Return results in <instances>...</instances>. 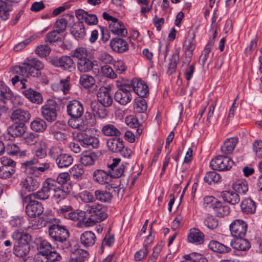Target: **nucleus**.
Masks as SVG:
<instances>
[{
  "instance_id": "a19ab883",
  "label": "nucleus",
  "mask_w": 262,
  "mask_h": 262,
  "mask_svg": "<svg viewBox=\"0 0 262 262\" xmlns=\"http://www.w3.org/2000/svg\"><path fill=\"white\" fill-rule=\"evenodd\" d=\"M237 143V139L231 138L227 139L221 147L222 152L225 155L229 154L232 152Z\"/></svg>"
},
{
  "instance_id": "7ed1b4c3",
  "label": "nucleus",
  "mask_w": 262,
  "mask_h": 262,
  "mask_svg": "<svg viewBox=\"0 0 262 262\" xmlns=\"http://www.w3.org/2000/svg\"><path fill=\"white\" fill-rule=\"evenodd\" d=\"M12 237L14 242V254L19 257L27 255L30 250V235L23 231L16 230L13 233Z\"/></svg>"
},
{
  "instance_id": "79ce46f5",
  "label": "nucleus",
  "mask_w": 262,
  "mask_h": 262,
  "mask_svg": "<svg viewBox=\"0 0 262 262\" xmlns=\"http://www.w3.org/2000/svg\"><path fill=\"white\" fill-rule=\"evenodd\" d=\"M213 210L216 215L220 217L228 215L230 213V208L229 206L224 205L219 201L216 205L214 206V208Z\"/></svg>"
},
{
  "instance_id": "4468645a",
  "label": "nucleus",
  "mask_w": 262,
  "mask_h": 262,
  "mask_svg": "<svg viewBox=\"0 0 262 262\" xmlns=\"http://www.w3.org/2000/svg\"><path fill=\"white\" fill-rule=\"evenodd\" d=\"M231 234L236 237H244L247 230V224L243 220L237 219L230 225Z\"/></svg>"
},
{
  "instance_id": "423d86ee",
  "label": "nucleus",
  "mask_w": 262,
  "mask_h": 262,
  "mask_svg": "<svg viewBox=\"0 0 262 262\" xmlns=\"http://www.w3.org/2000/svg\"><path fill=\"white\" fill-rule=\"evenodd\" d=\"M60 106L54 99H49L41 107L43 118L48 122H53L57 118V113Z\"/></svg>"
},
{
  "instance_id": "39448f33",
  "label": "nucleus",
  "mask_w": 262,
  "mask_h": 262,
  "mask_svg": "<svg viewBox=\"0 0 262 262\" xmlns=\"http://www.w3.org/2000/svg\"><path fill=\"white\" fill-rule=\"evenodd\" d=\"M23 203L27 204L26 206V213L30 217H35L37 216H39L43 211L42 204L34 200L32 193L24 197Z\"/></svg>"
},
{
  "instance_id": "a878e982",
  "label": "nucleus",
  "mask_w": 262,
  "mask_h": 262,
  "mask_svg": "<svg viewBox=\"0 0 262 262\" xmlns=\"http://www.w3.org/2000/svg\"><path fill=\"white\" fill-rule=\"evenodd\" d=\"M71 32L76 39H83L86 34L83 22L80 21L74 23L71 29Z\"/></svg>"
},
{
  "instance_id": "c85d7f7f",
  "label": "nucleus",
  "mask_w": 262,
  "mask_h": 262,
  "mask_svg": "<svg viewBox=\"0 0 262 262\" xmlns=\"http://www.w3.org/2000/svg\"><path fill=\"white\" fill-rule=\"evenodd\" d=\"M107 146L110 150L119 152L124 147L123 141L120 138H112L107 141Z\"/></svg>"
},
{
  "instance_id": "603ef678",
  "label": "nucleus",
  "mask_w": 262,
  "mask_h": 262,
  "mask_svg": "<svg viewBox=\"0 0 262 262\" xmlns=\"http://www.w3.org/2000/svg\"><path fill=\"white\" fill-rule=\"evenodd\" d=\"M68 195V193L67 192L57 186L53 193V198L57 203H59L62 201L66 200Z\"/></svg>"
},
{
  "instance_id": "6ab92c4d",
  "label": "nucleus",
  "mask_w": 262,
  "mask_h": 262,
  "mask_svg": "<svg viewBox=\"0 0 262 262\" xmlns=\"http://www.w3.org/2000/svg\"><path fill=\"white\" fill-rule=\"evenodd\" d=\"M97 96L98 102L108 107L112 105L113 100L110 89L106 87L100 88L97 92Z\"/></svg>"
},
{
  "instance_id": "b1692460",
  "label": "nucleus",
  "mask_w": 262,
  "mask_h": 262,
  "mask_svg": "<svg viewBox=\"0 0 262 262\" xmlns=\"http://www.w3.org/2000/svg\"><path fill=\"white\" fill-rule=\"evenodd\" d=\"M23 94L26 98L32 103L39 104L43 102L41 94L31 88L25 90L23 91Z\"/></svg>"
},
{
  "instance_id": "0e129e2a",
  "label": "nucleus",
  "mask_w": 262,
  "mask_h": 262,
  "mask_svg": "<svg viewBox=\"0 0 262 262\" xmlns=\"http://www.w3.org/2000/svg\"><path fill=\"white\" fill-rule=\"evenodd\" d=\"M204 223L209 229L213 230L219 225L218 220L213 216L207 217L204 221Z\"/></svg>"
},
{
  "instance_id": "c03bdc74",
  "label": "nucleus",
  "mask_w": 262,
  "mask_h": 262,
  "mask_svg": "<svg viewBox=\"0 0 262 262\" xmlns=\"http://www.w3.org/2000/svg\"><path fill=\"white\" fill-rule=\"evenodd\" d=\"M47 143L43 141H40L35 149V155L36 157L42 159L47 156Z\"/></svg>"
},
{
  "instance_id": "8fccbe9b",
  "label": "nucleus",
  "mask_w": 262,
  "mask_h": 262,
  "mask_svg": "<svg viewBox=\"0 0 262 262\" xmlns=\"http://www.w3.org/2000/svg\"><path fill=\"white\" fill-rule=\"evenodd\" d=\"M15 169L13 167H9L7 166L0 167V178L7 179L11 178L15 173Z\"/></svg>"
},
{
  "instance_id": "de8ad7c7",
  "label": "nucleus",
  "mask_w": 262,
  "mask_h": 262,
  "mask_svg": "<svg viewBox=\"0 0 262 262\" xmlns=\"http://www.w3.org/2000/svg\"><path fill=\"white\" fill-rule=\"evenodd\" d=\"M95 83L94 77L88 74H83L80 77L79 83L85 89L92 86Z\"/></svg>"
},
{
  "instance_id": "2eb2a0df",
  "label": "nucleus",
  "mask_w": 262,
  "mask_h": 262,
  "mask_svg": "<svg viewBox=\"0 0 262 262\" xmlns=\"http://www.w3.org/2000/svg\"><path fill=\"white\" fill-rule=\"evenodd\" d=\"M229 236H226L223 239L225 244H229L233 249L238 251H246L250 247V243L243 237H237L236 239L228 240Z\"/></svg>"
},
{
  "instance_id": "bf43d9fd",
  "label": "nucleus",
  "mask_w": 262,
  "mask_h": 262,
  "mask_svg": "<svg viewBox=\"0 0 262 262\" xmlns=\"http://www.w3.org/2000/svg\"><path fill=\"white\" fill-rule=\"evenodd\" d=\"M59 32L56 30L48 33L46 36V42H49L51 43L59 41H61L62 37L59 35Z\"/></svg>"
},
{
  "instance_id": "473e14b6",
  "label": "nucleus",
  "mask_w": 262,
  "mask_h": 262,
  "mask_svg": "<svg viewBox=\"0 0 262 262\" xmlns=\"http://www.w3.org/2000/svg\"><path fill=\"white\" fill-rule=\"evenodd\" d=\"M204 234L199 229L193 228L191 229L188 235V240L192 243L200 245L203 243Z\"/></svg>"
},
{
  "instance_id": "13d9d810",
  "label": "nucleus",
  "mask_w": 262,
  "mask_h": 262,
  "mask_svg": "<svg viewBox=\"0 0 262 262\" xmlns=\"http://www.w3.org/2000/svg\"><path fill=\"white\" fill-rule=\"evenodd\" d=\"M220 179V174L215 171L208 172L204 178V181L209 184L216 183Z\"/></svg>"
},
{
  "instance_id": "5701e85b",
  "label": "nucleus",
  "mask_w": 262,
  "mask_h": 262,
  "mask_svg": "<svg viewBox=\"0 0 262 262\" xmlns=\"http://www.w3.org/2000/svg\"><path fill=\"white\" fill-rule=\"evenodd\" d=\"M109 28L111 32L118 36L125 37L127 34V31L123 23L116 18L115 20L110 24Z\"/></svg>"
},
{
  "instance_id": "5fc2aeb1",
  "label": "nucleus",
  "mask_w": 262,
  "mask_h": 262,
  "mask_svg": "<svg viewBox=\"0 0 262 262\" xmlns=\"http://www.w3.org/2000/svg\"><path fill=\"white\" fill-rule=\"evenodd\" d=\"M38 248L39 250V253L45 255L54 249V247L52 246L51 244L45 239L40 241Z\"/></svg>"
},
{
  "instance_id": "4d7b16f0",
  "label": "nucleus",
  "mask_w": 262,
  "mask_h": 262,
  "mask_svg": "<svg viewBox=\"0 0 262 262\" xmlns=\"http://www.w3.org/2000/svg\"><path fill=\"white\" fill-rule=\"evenodd\" d=\"M184 258L185 259H191L194 262H208V260L203 255L195 252L185 255Z\"/></svg>"
},
{
  "instance_id": "393cba45",
  "label": "nucleus",
  "mask_w": 262,
  "mask_h": 262,
  "mask_svg": "<svg viewBox=\"0 0 262 262\" xmlns=\"http://www.w3.org/2000/svg\"><path fill=\"white\" fill-rule=\"evenodd\" d=\"M229 244L221 243L216 241H211L208 244V247L212 251L219 253H227L231 251Z\"/></svg>"
},
{
  "instance_id": "680f3d73",
  "label": "nucleus",
  "mask_w": 262,
  "mask_h": 262,
  "mask_svg": "<svg viewBox=\"0 0 262 262\" xmlns=\"http://www.w3.org/2000/svg\"><path fill=\"white\" fill-rule=\"evenodd\" d=\"M125 169V166L121 165L118 167L112 168L108 171L110 177L113 178H118L122 176Z\"/></svg>"
},
{
  "instance_id": "7c9ffc66",
  "label": "nucleus",
  "mask_w": 262,
  "mask_h": 262,
  "mask_svg": "<svg viewBox=\"0 0 262 262\" xmlns=\"http://www.w3.org/2000/svg\"><path fill=\"white\" fill-rule=\"evenodd\" d=\"M221 196L225 202L232 205L237 204L240 201L239 194L233 190L223 191Z\"/></svg>"
},
{
  "instance_id": "2f4dec72",
  "label": "nucleus",
  "mask_w": 262,
  "mask_h": 262,
  "mask_svg": "<svg viewBox=\"0 0 262 262\" xmlns=\"http://www.w3.org/2000/svg\"><path fill=\"white\" fill-rule=\"evenodd\" d=\"M96 240L95 234L91 231H85L80 236V242L85 247H89L94 245Z\"/></svg>"
},
{
  "instance_id": "338daca9",
  "label": "nucleus",
  "mask_w": 262,
  "mask_h": 262,
  "mask_svg": "<svg viewBox=\"0 0 262 262\" xmlns=\"http://www.w3.org/2000/svg\"><path fill=\"white\" fill-rule=\"evenodd\" d=\"M51 51L50 48L47 45H40L35 50V53L39 56L45 57L49 55Z\"/></svg>"
},
{
  "instance_id": "0eeeda50",
  "label": "nucleus",
  "mask_w": 262,
  "mask_h": 262,
  "mask_svg": "<svg viewBox=\"0 0 262 262\" xmlns=\"http://www.w3.org/2000/svg\"><path fill=\"white\" fill-rule=\"evenodd\" d=\"M57 187L56 182L52 179H47L43 183L41 189L36 192L32 193L34 199L45 200L49 199L54 193Z\"/></svg>"
},
{
  "instance_id": "4c0bfd02",
  "label": "nucleus",
  "mask_w": 262,
  "mask_h": 262,
  "mask_svg": "<svg viewBox=\"0 0 262 262\" xmlns=\"http://www.w3.org/2000/svg\"><path fill=\"white\" fill-rule=\"evenodd\" d=\"M30 127L36 132L43 133L46 129L47 124L42 119L36 118L31 122Z\"/></svg>"
},
{
  "instance_id": "1a4fd4ad",
  "label": "nucleus",
  "mask_w": 262,
  "mask_h": 262,
  "mask_svg": "<svg viewBox=\"0 0 262 262\" xmlns=\"http://www.w3.org/2000/svg\"><path fill=\"white\" fill-rule=\"evenodd\" d=\"M233 163V161L228 157L218 156L210 161V166L213 170L225 171L229 170Z\"/></svg>"
},
{
  "instance_id": "f03ea898",
  "label": "nucleus",
  "mask_w": 262,
  "mask_h": 262,
  "mask_svg": "<svg viewBox=\"0 0 262 262\" xmlns=\"http://www.w3.org/2000/svg\"><path fill=\"white\" fill-rule=\"evenodd\" d=\"M106 208L102 204L95 203L84 207V224L86 226L94 225L104 220L107 216Z\"/></svg>"
},
{
  "instance_id": "f704fd0d",
  "label": "nucleus",
  "mask_w": 262,
  "mask_h": 262,
  "mask_svg": "<svg viewBox=\"0 0 262 262\" xmlns=\"http://www.w3.org/2000/svg\"><path fill=\"white\" fill-rule=\"evenodd\" d=\"M242 210L247 214L254 213L256 210L255 203L251 199H244L241 204Z\"/></svg>"
},
{
  "instance_id": "cd10ccee",
  "label": "nucleus",
  "mask_w": 262,
  "mask_h": 262,
  "mask_svg": "<svg viewBox=\"0 0 262 262\" xmlns=\"http://www.w3.org/2000/svg\"><path fill=\"white\" fill-rule=\"evenodd\" d=\"M106 107L107 106L97 101L92 102L91 104V107L95 116L100 118H104L107 115Z\"/></svg>"
},
{
  "instance_id": "69168bd1",
  "label": "nucleus",
  "mask_w": 262,
  "mask_h": 262,
  "mask_svg": "<svg viewBox=\"0 0 262 262\" xmlns=\"http://www.w3.org/2000/svg\"><path fill=\"white\" fill-rule=\"evenodd\" d=\"M63 149L62 148L59 146H54L52 147L48 152L49 156L52 159L55 160L56 162V160L61 156L62 154Z\"/></svg>"
},
{
  "instance_id": "c9c22d12",
  "label": "nucleus",
  "mask_w": 262,
  "mask_h": 262,
  "mask_svg": "<svg viewBox=\"0 0 262 262\" xmlns=\"http://www.w3.org/2000/svg\"><path fill=\"white\" fill-rule=\"evenodd\" d=\"M95 199L103 203L110 202L113 198L112 193L106 190L97 189L94 192Z\"/></svg>"
},
{
  "instance_id": "ea45409f",
  "label": "nucleus",
  "mask_w": 262,
  "mask_h": 262,
  "mask_svg": "<svg viewBox=\"0 0 262 262\" xmlns=\"http://www.w3.org/2000/svg\"><path fill=\"white\" fill-rule=\"evenodd\" d=\"M73 162L72 156L66 154H62L57 160L56 163L59 168H66L72 165Z\"/></svg>"
},
{
  "instance_id": "9d476101",
  "label": "nucleus",
  "mask_w": 262,
  "mask_h": 262,
  "mask_svg": "<svg viewBox=\"0 0 262 262\" xmlns=\"http://www.w3.org/2000/svg\"><path fill=\"white\" fill-rule=\"evenodd\" d=\"M26 170L33 174L39 171L43 172L50 169V164L49 162L41 163L37 158H33L29 161H27L24 163Z\"/></svg>"
},
{
  "instance_id": "e433bc0d",
  "label": "nucleus",
  "mask_w": 262,
  "mask_h": 262,
  "mask_svg": "<svg viewBox=\"0 0 262 262\" xmlns=\"http://www.w3.org/2000/svg\"><path fill=\"white\" fill-rule=\"evenodd\" d=\"M11 96L12 92L3 81H0V103L7 105V101Z\"/></svg>"
},
{
  "instance_id": "9b49d317",
  "label": "nucleus",
  "mask_w": 262,
  "mask_h": 262,
  "mask_svg": "<svg viewBox=\"0 0 262 262\" xmlns=\"http://www.w3.org/2000/svg\"><path fill=\"white\" fill-rule=\"evenodd\" d=\"M67 111L71 119L78 120L84 113L83 104L76 100L70 101L67 106Z\"/></svg>"
},
{
  "instance_id": "864d4df0",
  "label": "nucleus",
  "mask_w": 262,
  "mask_h": 262,
  "mask_svg": "<svg viewBox=\"0 0 262 262\" xmlns=\"http://www.w3.org/2000/svg\"><path fill=\"white\" fill-rule=\"evenodd\" d=\"M147 108L146 101L143 98H140L139 100H137L134 105V109L136 113H144L146 111Z\"/></svg>"
},
{
  "instance_id": "052dcab7",
  "label": "nucleus",
  "mask_w": 262,
  "mask_h": 262,
  "mask_svg": "<svg viewBox=\"0 0 262 262\" xmlns=\"http://www.w3.org/2000/svg\"><path fill=\"white\" fill-rule=\"evenodd\" d=\"M78 196L80 200L85 203H93L95 201L93 195L87 190L81 192L79 193Z\"/></svg>"
},
{
  "instance_id": "f257e3e1",
  "label": "nucleus",
  "mask_w": 262,
  "mask_h": 262,
  "mask_svg": "<svg viewBox=\"0 0 262 262\" xmlns=\"http://www.w3.org/2000/svg\"><path fill=\"white\" fill-rule=\"evenodd\" d=\"M48 234L51 239L56 243L58 248L63 250L70 248L71 244L68 241L69 231L66 226L60 224L59 220H56L55 223L50 225Z\"/></svg>"
},
{
  "instance_id": "20e7f679",
  "label": "nucleus",
  "mask_w": 262,
  "mask_h": 262,
  "mask_svg": "<svg viewBox=\"0 0 262 262\" xmlns=\"http://www.w3.org/2000/svg\"><path fill=\"white\" fill-rule=\"evenodd\" d=\"M44 67L43 63L36 58L27 59L22 66L16 67L17 73L26 77H39L41 75L40 70Z\"/></svg>"
},
{
  "instance_id": "774afa93",
  "label": "nucleus",
  "mask_w": 262,
  "mask_h": 262,
  "mask_svg": "<svg viewBox=\"0 0 262 262\" xmlns=\"http://www.w3.org/2000/svg\"><path fill=\"white\" fill-rule=\"evenodd\" d=\"M102 74L108 78L114 79L116 78L117 75L113 69L108 65H105L101 67Z\"/></svg>"
},
{
  "instance_id": "c756f323",
  "label": "nucleus",
  "mask_w": 262,
  "mask_h": 262,
  "mask_svg": "<svg viewBox=\"0 0 262 262\" xmlns=\"http://www.w3.org/2000/svg\"><path fill=\"white\" fill-rule=\"evenodd\" d=\"M26 127L23 124H13L7 128L8 134L12 137H20L26 132Z\"/></svg>"
},
{
  "instance_id": "aec40b11",
  "label": "nucleus",
  "mask_w": 262,
  "mask_h": 262,
  "mask_svg": "<svg viewBox=\"0 0 262 262\" xmlns=\"http://www.w3.org/2000/svg\"><path fill=\"white\" fill-rule=\"evenodd\" d=\"M75 16L79 20H84L88 25H95L98 23V18L96 15L89 14L82 9L77 10Z\"/></svg>"
},
{
  "instance_id": "6e6552de",
  "label": "nucleus",
  "mask_w": 262,
  "mask_h": 262,
  "mask_svg": "<svg viewBox=\"0 0 262 262\" xmlns=\"http://www.w3.org/2000/svg\"><path fill=\"white\" fill-rule=\"evenodd\" d=\"M95 117L94 114L86 112L80 122H79V120L70 119L68 124L73 128L84 130L95 124Z\"/></svg>"
},
{
  "instance_id": "a211bd4d",
  "label": "nucleus",
  "mask_w": 262,
  "mask_h": 262,
  "mask_svg": "<svg viewBox=\"0 0 262 262\" xmlns=\"http://www.w3.org/2000/svg\"><path fill=\"white\" fill-rule=\"evenodd\" d=\"M11 119L19 124H25L29 121L31 115L28 111L21 108H17L14 110L11 115Z\"/></svg>"
},
{
  "instance_id": "dca6fc26",
  "label": "nucleus",
  "mask_w": 262,
  "mask_h": 262,
  "mask_svg": "<svg viewBox=\"0 0 262 262\" xmlns=\"http://www.w3.org/2000/svg\"><path fill=\"white\" fill-rule=\"evenodd\" d=\"M40 183V179L33 176H28L21 179L19 185L23 190L28 192H32L36 190L39 187Z\"/></svg>"
},
{
  "instance_id": "bb28decb",
  "label": "nucleus",
  "mask_w": 262,
  "mask_h": 262,
  "mask_svg": "<svg viewBox=\"0 0 262 262\" xmlns=\"http://www.w3.org/2000/svg\"><path fill=\"white\" fill-rule=\"evenodd\" d=\"M93 177L95 181L102 185L107 184L111 181L110 174L103 170H96L93 172Z\"/></svg>"
},
{
  "instance_id": "58836bf2",
  "label": "nucleus",
  "mask_w": 262,
  "mask_h": 262,
  "mask_svg": "<svg viewBox=\"0 0 262 262\" xmlns=\"http://www.w3.org/2000/svg\"><path fill=\"white\" fill-rule=\"evenodd\" d=\"M94 66V63L89 58H86L81 60L77 63L78 70L82 73H86L91 71Z\"/></svg>"
},
{
  "instance_id": "412c9836",
  "label": "nucleus",
  "mask_w": 262,
  "mask_h": 262,
  "mask_svg": "<svg viewBox=\"0 0 262 262\" xmlns=\"http://www.w3.org/2000/svg\"><path fill=\"white\" fill-rule=\"evenodd\" d=\"M133 89L141 98L146 97L148 94V88L142 80L134 79L132 81Z\"/></svg>"
},
{
  "instance_id": "6e6d98bb",
  "label": "nucleus",
  "mask_w": 262,
  "mask_h": 262,
  "mask_svg": "<svg viewBox=\"0 0 262 262\" xmlns=\"http://www.w3.org/2000/svg\"><path fill=\"white\" fill-rule=\"evenodd\" d=\"M193 38L194 36L191 38L186 39L184 42V46L186 47V49L187 50V51L188 52V57L186 59V61L183 62V64L184 63H186L187 65V63H189L191 60L190 58L192 55V52L195 48L194 44L192 43V41Z\"/></svg>"
},
{
  "instance_id": "49530a36",
  "label": "nucleus",
  "mask_w": 262,
  "mask_h": 262,
  "mask_svg": "<svg viewBox=\"0 0 262 262\" xmlns=\"http://www.w3.org/2000/svg\"><path fill=\"white\" fill-rule=\"evenodd\" d=\"M89 253L83 249H77L68 262H84Z\"/></svg>"
},
{
  "instance_id": "4be33fe9",
  "label": "nucleus",
  "mask_w": 262,
  "mask_h": 262,
  "mask_svg": "<svg viewBox=\"0 0 262 262\" xmlns=\"http://www.w3.org/2000/svg\"><path fill=\"white\" fill-rule=\"evenodd\" d=\"M110 45L114 51L120 53L126 51L128 49L127 42L124 39L119 37L112 39Z\"/></svg>"
},
{
  "instance_id": "72a5a7b5",
  "label": "nucleus",
  "mask_w": 262,
  "mask_h": 262,
  "mask_svg": "<svg viewBox=\"0 0 262 262\" xmlns=\"http://www.w3.org/2000/svg\"><path fill=\"white\" fill-rule=\"evenodd\" d=\"M97 159L98 157L95 152H85L81 155L80 162L83 166H91L94 164Z\"/></svg>"
},
{
  "instance_id": "3c124183",
  "label": "nucleus",
  "mask_w": 262,
  "mask_h": 262,
  "mask_svg": "<svg viewBox=\"0 0 262 262\" xmlns=\"http://www.w3.org/2000/svg\"><path fill=\"white\" fill-rule=\"evenodd\" d=\"M233 188L237 193L245 194L248 190V185L245 181H237L233 185Z\"/></svg>"
},
{
  "instance_id": "a18cd8bd",
  "label": "nucleus",
  "mask_w": 262,
  "mask_h": 262,
  "mask_svg": "<svg viewBox=\"0 0 262 262\" xmlns=\"http://www.w3.org/2000/svg\"><path fill=\"white\" fill-rule=\"evenodd\" d=\"M102 132L107 136L118 137L121 135V132L114 125L108 124L104 125L102 128Z\"/></svg>"
},
{
  "instance_id": "f8f14e48",
  "label": "nucleus",
  "mask_w": 262,
  "mask_h": 262,
  "mask_svg": "<svg viewBox=\"0 0 262 262\" xmlns=\"http://www.w3.org/2000/svg\"><path fill=\"white\" fill-rule=\"evenodd\" d=\"M51 63L63 70L71 71L74 69V62L70 56H62L60 57H54L50 59Z\"/></svg>"
},
{
  "instance_id": "09e8293b",
  "label": "nucleus",
  "mask_w": 262,
  "mask_h": 262,
  "mask_svg": "<svg viewBox=\"0 0 262 262\" xmlns=\"http://www.w3.org/2000/svg\"><path fill=\"white\" fill-rule=\"evenodd\" d=\"M70 55L72 57L77 59V63L81 60L87 58L88 52L86 49L83 48H78L71 52Z\"/></svg>"
},
{
  "instance_id": "ddd939ff",
  "label": "nucleus",
  "mask_w": 262,
  "mask_h": 262,
  "mask_svg": "<svg viewBox=\"0 0 262 262\" xmlns=\"http://www.w3.org/2000/svg\"><path fill=\"white\" fill-rule=\"evenodd\" d=\"M76 140L80 142L81 145L88 148H97L99 141L97 138L88 135L84 132H78L75 137Z\"/></svg>"
},
{
  "instance_id": "f3484780",
  "label": "nucleus",
  "mask_w": 262,
  "mask_h": 262,
  "mask_svg": "<svg viewBox=\"0 0 262 262\" xmlns=\"http://www.w3.org/2000/svg\"><path fill=\"white\" fill-rule=\"evenodd\" d=\"M127 88H130L129 86L121 87L115 94L114 99L121 105H126L132 99L130 90Z\"/></svg>"
},
{
  "instance_id": "e2e57ef3",
  "label": "nucleus",
  "mask_w": 262,
  "mask_h": 262,
  "mask_svg": "<svg viewBox=\"0 0 262 262\" xmlns=\"http://www.w3.org/2000/svg\"><path fill=\"white\" fill-rule=\"evenodd\" d=\"M0 17L4 20L9 17V8L7 3L3 1H0Z\"/></svg>"
},
{
  "instance_id": "37998d69",
  "label": "nucleus",
  "mask_w": 262,
  "mask_h": 262,
  "mask_svg": "<svg viewBox=\"0 0 262 262\" xmlns=\"http://www.w3.org/2000/svg\"><path fill=\"white\" fill-rule=\"evenodd\" d=\"M125 122L128 126L136 130V135L137 137L141 134L142 129L139 127L140 124L137 118L133 116L128 117L125 119Z\"/></svg>"
}]
</instances>
